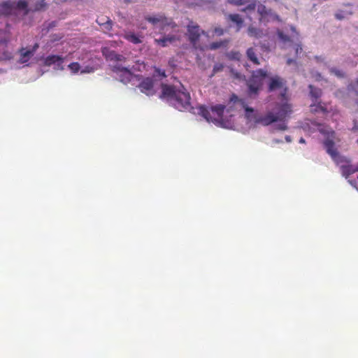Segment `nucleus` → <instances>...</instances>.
<instances>
[{
    "mask_svg": "<svg viewBox=\"0 0 358 358\" xmlns=\"http://www.w3.org/2000/svg\"><path fill=\"white\" fill-rule=\"evenodd\" d=\"M245 117L250 120H253L256 124L263 126H268L278 121H285L292 113V106L289 103L278 104L274 111H269L265 115L258 116L254 113V109L248 106H244Z\"/></svg>",
    "mask_w": 358,
    "mask_h": 358,
    "instance_id": "obj_1",
    "label": "nucleus"
},
{
    "mask_svg": "<svg viewBox=\"0 0 358 358\" xmlns=\"http://www.w3.org/2000/svg\"><path fill=\"white\" fill-rule=\"evenodd\" d=\"M145 20L153 25H159L164 34L169 32L168 34H164L162 38L155 39V42L158 45L166 47L169 44H172L180 40V34L178 26L164 15L146 16Z\"/></svg>",
    "mask_w": 358,
    "mask_h": 358,
    "instance_id": "obj_2",
    "label": "nucleus"
},
{
    "mask_svg": "<svg viewBox=\"0 0 358 358\" xmlns=\"http://www.w3.org/2000/svg\"><path fill=\"white\" fill-rule=\"evenodd\" d=\"M161 98L166 101L180 111L189 110L191 107V97L183 86L180 89L173 85H162Z\"/></svg>",
    "mask_w": 358,
    "mask_h": 358,
    "instance_id": "obj_3",
    "label": "nucleus"
},
{
    "mask_svg": "<svg viewBox=\"0 0 358 358\" xmlns=\"http://www.w3.org/2000/svg\"><path fill=\"white\" fill-rule=\"evenodd\" d=\"M316 125L317 126L318 131L323 134L325 138L323 141V145L327 152L331 156V157H335L336 155L337 150L335 147L334 142L336 138L335 131L328 126L323 124L317 123Z\"/></svg>",
    "mask_w": 358,
    "mask_h": 358,
    "instance_id": "obj_4",
    "label": "nucleus"
},
{
    "mask_svg": "<svg viewBox=\"0 0 358 358\" xmlns=\"http://www.w3.org/2000/svg\"><path fill=\"white\" fill-rule=\"evenodd\" d=\"M225 106L222 104H218L212 106L210 109H208L204 106L200 108V114L208 121L212 122L215 124H220L222 120V117Z\"/></svg>",
    "mask_w": 358,
    "mask_h": 358,
    "instance_id": "obj_5",
    "label": "nucleus"
},
{
    "mask_svg": "<svg viewBox=\"0 0 358 358\" xmlns=\"http://www.w3.org/2000/svg\"><path fill=\"white\" fill-rule=\"evenodd\" d=\"M111 70L118 76L119 80L124 85L128 83L134 85L133 83L134 80L140 81L141 80V76L134 74L129 68L118 64L113 65Z\"/></svg>",
    "mask_w": 358,
    "mask_h": 358,
    "instance_id": "obj_6",
    "label": "nucleus"
},
{
    "mask_svg": "<svg viewBox=\"0 0 358 358\" xmlns=\"http://www.w3.org/2000/svg\"><path fill=\"white\" fill-rule=\"evenodd\" d=\"M267 75V71L262 69L252 72L251 78L248 81V87L250 96L257 94L263 85V80Z\"/></svg>",
    "mask_w": 358,
    "mask_h": 358,
    "instance_id": "obj_7",
    "label": "nucleus"
},
{
    "mask_svg": "<svg viewBox=\"0 0 358 358\" xmlns=\"http://www.w3.org/2000/svg\"><path fill=\"white\" fill-rule=\"evenodd\" d=\"M331 159L340 166L342 175L346 178L358 171V164L357 166L351 164L350 161L347 157L341 155L337 150L336 155Z\"/></svg>",
    "mask_w": 358,
    "mask_h": 358,
    "instance_id": "obj_8",
    "label": "nucleus"
},
{
    "mask_svg": "<svg viewBox=\"0 0 358 358\" xmlns=\"http://www.w3.org/2000/svg\"><path fill=\"white\" fill-rule=\"evenodd\" d=\"M204 34V31L201 30L199 26L192 21L187 26L186 35L188 37L189 41L194 48H196L201 36Z\"/></svg>",
    "mask_w": 358,
    "mask_h": 358,
    "instance_id": "obj_9",
    "label": "nucleus"
},
{
    "mask_svg": "<svg viewBox=\"0 0 358 358\" xmlns=\"http://www.w3.org/2000/svg\"><path fill=\"white\" fill-rule=\"evenodd\" d=\"M141 80L137 85L140 91L146 94L147 96H152L155 94V91L154 90V80L151 78H142Z\"/></svg>",
    "mask_w": 358,
    "mask_h": 358,
    "instance_id": "obj_10",
    "label": "nucleus"
},
{
    "mask_svg": "<svg viewBox=\"0 0 358 358\" xmlns=\"http://www.w3.org/2000/svg\"><path fill=\"white\" fill-rule=\"evenodd\" d=\"M38 48V44L35 43L33 48L30 50H27L25 48H22L18 50L20 54V59L18 62L20 64H25L28 62L30 59L34 55L36 51Z\"/></svg>",
    "mask_w": 358,
    "mask_h": 358,
    "instance_id": "obj_11",
    "label": "nucleus"
},
{
    "mask_svg": "<svg viewBox=\"0 0 358 358\" xmlns=\"http://www.w3.org/2000/svg\"><path fill=\"white\" fill-rule=\"evenodd\" d=\"M64 62V58L59 55H49L48 56L44 61V64L45 66H50L52 64H56L57 66V69L63 70L64 67L62 64Z\"/></svg>",
    "mask_w": 358,
    "mask_h": 358,
    "instance_id": "obj_12",
    "label": "nucleus"
},
{
    "mask_svg": "<svg viewBox=\"0 0 358 358\" xmlns=\"http://www.w3.org/2000/svg\"><path fill=\"white\" fill-rule=\"evenodd\" d=\"M285 85V82L284 80L276 76L270 78L268 89L269 92H273L283 88Z\"/></svg>",
    "mask_w": 358,
    "mask_h": 358,
    "instance_id": "obj_13",
    "label": "nucleus"
},
{
    "mask_svg": "<svg viewBox=\"0 0 358 358\" xmlns=\"http://www.w3.org/2000/svg\"><path fill=\"white\" fill-rule=\"evenodd\" d=\"M227 19L235 25L236 31L237 32L239 31L243 26L244 21L238 14H229Z\"/></svg>",
    "mask_w": 358,
    "mask_h": 358,
    "instance_id": "obj_14",
    "label": "nucleus"
},
{
    "mask_svg": "<svg viewBox=\"0 0 358 358\" xmlns=\"http://www.w3.org/2000/svg\"><path fill=\"white\" fill-rule=\"evenodd\" d=\"M102 52L106 59L108 60L122 62L125 61L126 59L124 56L117 54L115 51L109 50L106 48L103 50Z\"/></svg>",
    "mask_w": 358,
    "mask_h": 358,
    "instance_id": "obj_15",
    "label": "nucleus"
},
{
    "mask_svg": "<svg viewBox=\"0 0 358 358\" xmlns=\"http://www.w3.org/2000/svg\"><path fill=\"white\" fill-rule=\"evenodd\" d=\"M14 8V3L10 1H5L0 4V15H8L11 14Z\"/></svg>",
    "mask_w": 358,
    "mask_h": 358,
    "instance_id": "obj_16",
    "label": "nucleus"
},
{
    "mask_svg": "<svg viewBox=\"0 0 358 358\" xmlns=\"http://www.w3.org/2000/svg\"><path fill=\"white\" fill-rule=\"evenodd\" d=\"M311 110L314 113L321 111L322 113L327 114L328 113L327 108L324 103L320 101H315L310 105Z\"/></svg>",
    "mask_w": 358,
    "mask_h": 358,
    "instance_id": "obj_17",
    "label": "nucleus"
},
{
    "mask_svg": "<svg viewBox=\"0 0 358 358\" xmlns=\"http://www.w3.org/2000/svg\"><path fill=\"white\" fill-rule=\"evenodd\" d=\"M248 59L255 65H259L260 62L257 57L256 50L254 48H249L246 51Z\"/></svg>",
    "mask_w": 358,
    "mask_h": 358,
    "instance_id": "obj_18",
    "label": "nucleus"
},
{
    "mask_svg": "<svg viewBox=\"0 0 358 358\" xmlns=\"http://www.w3.org/2000/svg\"><path fill=\"white\" fill-rule=\"evenodd\" d=\"M310 90V95L312 98L313 103L317 101L322 94V91L320 88L315 87L312 85L308 86Z\"/></svg>",
    "mask_w": 358,
    "mask_h": 358,
    "instance_id": "obj_19",
    "label": "nucleus"
},
{
    "mask_svg": "<svg viewBox=\"0 0 358 358\" xmlns=\"http://www.w3.org/2000/svg\"><path fill=\"white\" fill-rule=\"evenodd\" d=\"M229 42V40L224 39L219 41L213 42L210 43L209 48L212 50L219 49L220 48H226Z\"/></svg>",
    "mask_w": 358,
    "mask_h": 358,
    "instance_id": "obj_20",
    "label": "nucleus"
},
{
    "mask_svg": "<svg viewBox=\"0 0 358 358\" xmlns=\"http://www.w3.org/2000/svg\"><path fill=\"white\" fill-rule=\"evenodd\" d=\"M124 38L134 44H138L142 42L139 36L133 32H127L124 36Z\"/></svg>",
    "mask_w": 358,
    "mask_h": 358,
    "instance_id": "obj_21",
    "label": "nucleus"
},
{
    "mask_svg": "<svg viewBox=\"0 0 358 358\" xmlns=\"http://www.w3.org/2000/svg\"><path fill=\"white\" fill-rule=\"evenodd\" d=\"M248 33L250 36H252L255 38H259L261 37L262 35V32L259 29H257L252 26L248 27Z\"/></svg>",
    "mask_w": 358,
    "mask_h": 358,
    "instance_id": "obj_22",
    "label": "nucleus"
},
{
    "mask_svg": "<svg viewBox=\"0 0 358 358\" xmlns=\"http://www.w3.org/2000/svg\"><path fill=\"white\" fill-rule=\"evenodd\" d=\"M113 22L109 17H106V23L102 26V29L105 33L111 35L110 31L112 30Z\"/></svg>",
    "mask_w": 358,
    "mask_h": 358,
    "instance_id": "obj_23",
    "label": "nucleus"
},
{
    "mask_svg": "<svg viewBox=\"0 0 358 358\" xmlns=\"http://www.w3.org/2000/svg\"><path fill=\"white\" fill-rule=\"evenodd\" d=\"M329 71L331 74L335 75L336 77L342 78H344L345 73L342 71L335 67H331L329 69Z\"/></svg>",
    "mask_w": 358,
    "mask_h": 358,
    "instance_id": "obj_24",
    "label": "nucleus"
},
{
    "mask_svg": "<svg viewBox=\"0 0 358 358\" xmlns=\"http://www.w3.org/2000/svg\"><path fill=\"white\" fill-rule=\"evenodd\" d=\"M227 57L232 60H240L241 54L238 51H231L227 54Z\"/></svg>",
    "mask_w": 358,
    "mask_h": 358,
    "instance_id": "obj_25",
    "label": "nucleus"
},
{
    "mask_svg": "<svg viewBox=\"0 0 358 358\" xmlns=\"http://www.w3.org/2000/svg\"><path fill=\"white\" fill-rule=\"evenodd\" d=\"M68 68L73 73H77L80 69V66L78 62H72L69 64Z\"/></svg>",
    "mask_w": 358,
    "mask_h": 358,
    "instance_id": "obj_26",
    "label": "nucleus"
},
{
    "mask_svg": "<svg viewBox=\"0 0 358 358\" xmlns=\"http://www.w3.org/2000/svg\"><path fill=\"white\" fill-rule=\"evenodd\" d=\"M13 59V55L9 51H3L0 54V60L8 61Z\"/></svg>",
    "mask_w": 358,
    "mask_h": 358,
    "instance_id": "obj_27",
    "label": "nucleus"
},
{
    "mask_svg": "<svg viewBox=\"0 0 358 358\" xmlns=\"http://www.w3.org/2000/svg\"><path fill=\"white\" fill-rule=\"evenodd\" d=\"M230 4L234 6H242L250 2V0H227Z\"/></svg>",
    "mask_w": 358,
    "mask_h": 358,
    "instance_id": "obj_28",
    "label": "nucleus"
},
{
    "mask_svg": "<svg viewBox=\"0 0 358 358\" xmlns=\"http://www.w3.org/2000/svg\"><path fill=\"white\" fill-rule=\"evenodd\" d=\"M45 7V3L44 2V0H41V1L37 2L35 4L33 10L34 11L41 10H43Z\"/></svg>",
    "mask_w": 358,
    "mask_h": 358,
    "instance_id": "obj_29",
    "label": "nucleus"
},
{
    "mask_svg": "<svg viewBox=\"0 0 358 358\" xmlns=\"http://www.w3.org/2000/svg\"><path fill=\"white\" fill-rule=\"evenodd\" d=\"M348 90L350 91H354L355 92H357L358 90V78L355 80L354 83H350L348 86Z\"/></svg>",
    "mask_w": 358,
    "mask_h": 358,
    "instance_id": "obj_30",
    "label": "nucleus"
},
{
    "mask_svg": "<svg viewBox=\"0 0 358 358\" xmlns=\"http://www.w3.org/2000/svg\"><path fill=\"white\" fill-rule=\"evenodd\" d=\"M17 9L25 10L27 8V2L25 0H20L16 5Z\"/></svg>",
    "mask_w": 358,
    "mask_h": 358,
    "instance_id": "obj_31",
    "label": "nucleus"
},
{
    "mask_svg": "<svg viewBox=\"0 0 358 358\" xmlns=\"http://www.w3.org/2000/svg\"><path fill=\"white\" fill-rule=\"evenodd\" d=\"M278 36L285 43L291 41L289 36L284 34L282 31L278 32Z\"/></svg>",
    "mask_w": 358,
    "mask_h": 358,
    "instance_id": "obj_32",
    "label": "nucleus"
},
{
    "mask_svg": "<svg viewBox=\"0 0 358 358\" xmlns=\"http://www.w3.org/2000/svg\"><path fill=\"white\" fill-rule=\"evenodd\" d=\"M256 5L255 3H249L245 8L242 9V11L247 12L248 11H254L255 10Z\"/></svg>",
    "mask_w": 358,
    "mask_h": 358,
    "instance_id": "obj_33",
    "label": "nucleus"
},
{
    "mask_svg": "<svg viewBox=\"0 0 358 358\" xmlns=\"http://www.w3.org/2000/svg\"><path fill=\"white\" fill-rule=\"evenodd\" d=\"M335 17L337 20H341L345 17V13L343 10H338L335 13Z\"/></svg>",
    "mask_w": 358,
    "mask_h": 358,
    "instance_id": "obj_34",
    "label": "nucleus"
},
{
    "mask_svg": "<svg viewBox=\"0 0 358 358\" xmlns=\"http://www.w3.org/2000/svg\"><path fill=\"white\" fill-rule=\"evenodd\" d=\"M275 129L277 130L285 131L287 129V126L286 125V124L285 122H282V123L277 124L275 126Z\"/></svg>",
    "mask_w": 358,
    "mask_h": 358,
    "instance_id": "obj_35",
    "label": "nucleus"
},
{
    "mask_svg": "<svg viewBox=\"0 0 358 358\" xmlns=\"http://www.w3.org/2000/svg\"><path fill=\"white\" fill-rule=\"evenodd\" d=\"M106 17H103V16L99 17L96 19V22L102 27V26L104 24V23H106Z\"/></svg>",
    "mask_w": 358,
    "mask_h": 358,
    "instance_id": "obj_36",
    "label": "nucleus"
},
{
    "mask_svg": "<svg viewBox=\"0 0 358 358\" xmlns=\"http://www.w3.org/2000/svg\"><path fill=\"white\" fill-rule=\"evenodd\" d=\"M214 34L217 36H222L224 34V30L221 27H215L213 31Z\"/></svg>",
    "mask_w": 358,
    "mask_h": 358,
    "instance_id": "obj_37",
    "label": "nucleus"
},
{
    "mask_svg": "<svg viewBox=\"0 0 358 358\" xmlns=\"http://www.w3.org/2000/svg\"><path fill=\"white\" fill-rule=\"evenodd\" d=\"M94 71V69L92 67H86L85 69L81 71V73H91Z\"/></svg>",
    "mask_w": 358,
    "mask_h": 358,
    "instance_id": "obj_38",
    "label": "nucleus"
},
{
    "mask_svg": "<svg viewBox=\"0 0 358 358\" xmlns=\"http://www.w3.org/2000/svg\"><path fill=\"white\" fill-rule=\"evenodd\" d=\"M240 101L238 97L236 94H232L230 98V101L236 103L237 101Z\"/></svg>",
    "mask_w": 358,
    "mask_h": 358,
    "instance_id": "obj_39",
    "label": "nucleus"
},
{
    "mask_svg": "<svg viewBox=\"0 0 358 358\" xmlns=\"http://www.w3.org/2000/svg\"><path fill=\"white\" fill-rule=\"evenodd\" d=\"M294 50H295L296 55H298L299 52H301L302 51V48L301 47L300 45H295Z\"/></svg>",
    "mask_w": 358,
    "mask_h": 358,
    "instance_id": "obj_40",
    "label": "nucleus"
},
{
    "mask_svg": "<svg viewBox=\"0 0 358 358\" xmlns=\"http://www.w3.org/2000/svg\"><path fill=\"white\" fill-rule=\"evenodd\" d=\"M156 71L162 76L163 77H165L166 75H165V72L163 71H161L159 69H156Z\"/></svg>",
    "mask_w": 358,
    "mask_h": 358,
    "instance_id": "obj_41",
    "label": "nucleus"
},
{
    "mask_svg": "<svg viewBox=\"0 0 358 358\" xmlns=\"http://www.w3.org/2000/svg\"><path fill=\"white\" fill-rule=\"evenodd\" d=\"M233 74L235 78H238V79H241L242 77L241 74H240L238 73H233Z\"/></svg>",
    "mask_w": 358,
    "mask_h": 358,
    "instance_id": "obj_42",
    "label": "nucleus"
},
{
    "mask_svg": "<svg viewBox=\"0 0 358 358\" xmlns=\"http://www.w3.org/2000/svg\"><path fill=\"white\" fill-rule=\"evenodd\" d=\"M285 141L287 142V143H290L292 141V138L290 136H285Z\"/></svg>",
    "mask_w": 358,
    "mask_h": 358,
    "instance_id": "obj_43",
    "label": "nucleus"
},
{
    "mask_svg": "<svg viewBox=\"0 0 358 358\" xmlns=\"http://www.w3.org/2000/svg\"><path fill=\"white\" fill-rule=\"evenodd\" d=\"M211 1L210 0H201V4H205L206 3H210Z\"/></svg>",
    "mask_w": 358,
    "mask_h": 358,
    "instance_id": "obj_44",
    "label": "nucleus"
},
{
    "mask_svg": "<svg viewBox=\"0 0 358 358\" xmlns=\"http://www.w3.org/2000/svg\"><path fill=\"white\" fill-rule=\"evenodd\" d=\"M293 62H294V59H288L287 60V64H289H289H292Z\"/></svg>",
    "mask_w": 358,
    "mask_h": 358,
    "instance_id": "obj_45",
    "label": "nucleus"
},
{
    "mask_svg": "<svg viewBox=\"0 0 358 358\" xmlns=\"http://www.w3.org/2000/svg\"><path fill=\"white\" fill-rule=\"evenodd\" d=\"M305 142H306V141H305V139H304V138H300V140H299V143H305Z\"/></svg>",
    "mask_w": 358,
    "mask_h": 358,
    "instance_id": "obj_46",
    "label": "nucleus"
},
{
    "mask_svg": "<svg viewBox=\"0 0 358 358\" xmlns=\"http://www.w3.org/2000/svg\"><path fill=\"white\" fill-rule=\"evenodd\" d=\"M291 29H292V30L293 31H295V28H294V27H291Z\"/></svg>",
    "mask_w": 358,
    "mask_h": 358,
    "instance_id": "obj_47",
    "label": "nucleus"
},
{
    "mask_svg": "<svg viewBox=\"0 0 358 358\" xmlns=\"http://www.w3.org/2000/svg\"><path fill=\"white\" fill-rule=\"evenodd\" d=\"M0 43H3V41H0ZM3 43H6V41H3Z\"/></svg>",
    "mask_w": 358,
    "mask_h": 358,
    "instance_id": "obj_48",
    "label": "nucleus"
},
{
    "mask_svg": "<svg viewBox=\"0 0 358 358\" xmlns=\"http://www.w3.org/2000/svg\"><path fill=\"white\" fill-rule=\"evenodd\" d=\"M357 178H358V176H357Z\"/></svg>",
    "mask_w": 358,
    "mask_h": 358,
    "instance_id": "obj_49",
    "label": "nucleus"
}]
</instances>
